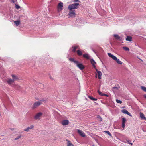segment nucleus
<instances>
[{
    "label": "nucleus",
    "instance_id": "obj_42",
    "mask_svg": "<svg viewBox=\"0 0 146 146\" xmlns=\"http://www.w3.org/2000/svg\"><path fill=\"white\" fill-rule=\"evenodd\" d=\"M44 101H45V100H44L43 99H42V100H41L40 102H42Z\"/></svg>",
    "mask_w": 146,
    "mask_h": 146
},
{
    "label": "nucleus",
    "instance_id": "obj_44",
    "mask_svg": "<svg viewBox=\"0 0 146 146\" xmlns=\"http://www.w3.org/2000/svg\"><path fill=\"white\" fill-rule=\"evenodd\" d=\"M129 144H130L131 145V146L133 145V143H129Z\"/></svg>",
    "mask_w": 146,
    "mask_h": 146
},
{
    "label": "nucleus",
    "instance_id": "obj_17",
    "mask_svg": "<svg viewBox=\"0 0 146 146\" xmlns=\"http://www.w3.org/2000/svg\"><path fill=\"white\" fill-rule=\"evenodd\" d=\"M12 76L13 78V80L14 82L17 80L18 79V78L17 76L15 75H12Z\"/></svg>",
    "mask_w": 146,
    "mask_h": 146
},
{
    "label": "nucleus",
    "instance_id": "obj_43",
    "mask_svg": "<svg viewBox=\"0 0 146 146\" xmlns=\"http://www.w3.org/2000/svg\"><path fill=\"white\" fill-rule=\"evenodd\" d=\"M144 98L146 99V95H144Z\"/></svg>",
    "mask_w": 146,
    "mask_h": 146
},
{
    "label": "nucleus",
    "instance_id": "obj_24",
    "mask_svg": "<svg viewBox=\"0 0 146 146\" xmlns=\"http://www.w3.org/2000/svg\"><path fill=\"white\" fill-rule=\"evenodd\" d=\"M88 98L90 99H91L92 100H93V101H94V100L96 101V100H97V99H96L95 98H94L92 96H88Z\"/></svg>",
    "mask_w": 146,
    "mask_h": 146
},
{
    "label": "nucleus",
    "instance_id": "obj_13",
    "mask_svg": "<svg viewBox=\"0 0 146 146\" xmlns=\"http://www.w3.org/2000/svg\"><path fill=\"white\" fill-rule=\"evenodd\" d=\"M91 63L92 64L94 68H96V66L95 65V64L96 63V62L94 60L92 59L90 60Z\"/></svg>",
    "mask_w": 146,
    "mask_h": 146
},
{
    "label": "nucleus",
    "instance_id": "obj_41",
    "mask_svg": "<svg viewBox=\"0 0 146 146\" xmlns=\"http://www.w3.org/2000/svg\"><path fill=\"white\" fill-rule=\"evenodd\" d=\"M50 79H52V80H53V78H52V77H51V76H50Z\"/></svg>",
    "mask_w": 146,
    "mask_h": 146
},
{
    "label": "nucleus",
    "instance_id": "obj_14",
    "mask_svg": "<svg viewBox=\"0 0 146 146\" xmlns=\"http://www.w3.org/2000/svg\"><path fill=\"white\" fill-rule=\"evenodd\" d=\"M121 111L124 114H127L129 116H131V115H130L131 114L128 111H127V110H121Z\"/></svg>",
    "mask_w": 146,
    "mask_h": 146
},
{
    "label": "nucleus",
    "instance_id": "obj_45",
    "mask_svg": "<svg viewBox=\"0 0 146 146\" xmlns=\"http://www.w3.org/2000/svg\"><path fill=\"white\" fill-rule=\"evenodd\" d=\"M96 72H97L98 73V72L99 71L97 69H96Z\"/></svg>",
    "mask_w": 146,
    "mask_h": 146
},
{
    "label": "nucleus",
    "instance_id": "obj_23",
    "mask_svg": "<svg viewBox=\"0 0 146 146\" xmlns=\"http://www.w3.org/2000/svg\"><path fill=\"white\" fill-rule=\"evenodd\" d=\"M77 54L79 56H81L82 55V52L80 50H78L77 51Z\"/></svg>",
    "mask_w": 146,
    "mask_h": 146
},
{
    "label": "nucleus",
    "instance_id": "obj_3",
    "mask_svg": "<svg viewBox=\"0 0 146 146\" xmlns=\"http://www.w3.org/2000/svg\"><path fill=\"white\" fill-rule=\"evenodd\" d=\"M43 114L41 112H39L37 113L35 116L34 118L35 120H40V119L41 117Z\"/></svg>",
    "mask_w": 146,
    "mask_h": 146
},
{
    "label": "nucleus",
    "instance_id": "obj_27",
    "mask_svg": "<svg viewBox=\"0 0 146 146\" xmlns=\"http://www.w3.org/2000/svg\"><path fill=\"white\" fill-rule=\"evenodd\" d=\"M123 48L126 51H128L129 50V48L126 46L123 47Z\"/></svg>",
    "mask_w": 146,
    "mask_h": 146
},
{
    "label": "nucleus",
    "instance_id": "obj_19",
    "mask_svg": "<svg viewBox=\"0 0 146 146\" xmlns=\"http://www.w3.org/2000/svg\"><path fill=\"white\" fill-rule=\"evenodd\" d=\"M78 46H76L74 47H73L72 48H73V49L72 50V52H75L76 51V49L78 48Z\"/></svg>",
    "mask_w": 146,
    "mask_h": 146
},
{
    "label": "nucleus",
    "instance_id": "obj_26",
    "mask_svg": "<svg viewBox=\"0 0 146 146\" xmlns=\"http://www.w3.org/2000/svg\"><path fill=\"white\" fill-rule=\"evenodd\" d=\"M117 62V63L120 64H122V62L121 61H120L119 59H117V60H115Z\"/></svg>",
    "mask_w": 146,
    "mask_h": 146
},
{
    "label": "nucleus",
    "instance_id": "obj_47",
    "mask_svg": "<svg viewBox=\"0 0 146 146\" xmlns=\"http://www.w3.org/2000/svg\"><path fill=\"white\" fill-rule=\"evenodd\" d=\"M141 61H142V62L143 61L142 60H141Z\"/></svg>",
    "mask_w": 146,
    "mask_h": 146
},
{
    "label": "nucleus",
    "instance_id": "obj_46",
    "mask_svg": "<svg viewBox=\"0 0 146 146\" xmlns=\"http://www.w3.org/2000/svg\"><path fill=\"white\" fill-rule=\"evenodd\" d=\"M113 88H117V87H113Z\"/></svg>",
    "mask_w": 146,
    "mask_h": 146
},
{
    "label": "nucleus",
    "instance_id": "obj_11",
    "mask_svg": "<svg viewBox=\"0 0 146 146\" xmlns=\"http://www.w3.org/2000/svg\"><path fill=\"white\" fill-rule=\"evenodd\" d=\"M34 127V126L33 125H31L30 127H28L24 129V131H28L29 129H31L33 128Z\"/></svg>",
    "mask_w": 146,
    "mask_h": 146
},
{
    "label": "nucleus",
    "instance_id": "obj_9",
    "mask_svg": "<svg viewBox=\"0 0 146 146\" xmlns=\"http://www.w3.org/2000/svg\"><path fill=\"white\" fill-rule=\"evenodd\" d=\"M108 55L110 57L112 58L115 61L117 60V58L114 55H113L111 53H108Z\"/></svg>",
    "mask_w": 146,
    "mask_h": 146
},
{
    "label": "nucleus",
    "instance_id": "obj_2",
    "mask_svg": "<svg viewBox=\"0 0 146 146\" xmlns=\"http://www.w3.org/2000/svg\"><path fill=\"white\" fill-rule=\"evenodd\" d=\"M42 104V102H41L36 101L33 104L32 107V109H34L36 108L39 107Z\"/></svg>",
    "mask_w": 146,
    "mask_h": 146
},
{
    "label": "nucleus",
    "instance_id": "obj_28",
    "mask_svg": "<svg viewBox=\"0 0 146 146\" xmlns=\"http://www.w3.org/2000/svg\"><path fill=\"white\" fill-rule=\"evenodd\" d=\"M141 88L144 92H146V87L144 86H141Z\"/></svg>",
    "mask_w": 146,
    "mask_h": 146
},
{
    "label": "nucleus",
    "instance_id": "obj_25",
    "mask_svg": "<svg viewBox=\"0 0 146 146\" xmlns=\"http://www.w3.org/2000/svg\"><path fill=\"white\" fill-rule=\"evenodd\" d=\"M14 23L17 26H18L20 24V21H14Z\"/></svg>",
    "mask_w": 146,
    "mask_h": 146
},
{
    "label": "nucleus",
    "instance_id": "obj_7",
    "mask_svg": "<svg viewBox=\"0 0 146 146\" xmlns=\"http://www.w3.org/2000/svg\"><path fill=\"white\" fill-rule=\"evenodd\" d=\"M77 132L82 137H85V133L82 130L80 129H78L77 130Z\"/></svg>",
    "mask_w": 146,
    "mask_h": 146
},
{
    "label": "nucleus",
    "instance_id": "obj_29",
    "mask_svg": "<svg viewBox=\"0 0 146 146\" xmlns=\"http://www.w3.org/2000/svg\"><path fill=\"white\" fill-rule=\"evenodd\" d=\"M107 134H108L110 136H111V133L108 131H104Z\"/></svg>",
    "mask_w": 146,
    "mask_h": 146
},
{
    "label": "nucleus",
    "instance_id": "obj_38",
    "mask_svg": "<svg viewBox=\"0 0 146 146\" xmlns=\"http://www.w3.org/2000/svg\"><path fill=\"white\" fill-rule=\"evenodd\" d=\"M127 143H128V144H129V143H130L131 142V141L130 140H127Z\"/></svg>",
    "mask_w": 146,
    "mask_h": 146
},
{
    "label": "nucleus",
    "instance_id": "obj_8",
    "mask_svg": "<svg viewBox=\"0 0 146 146\" xmlns=\"http://www.w3.org/2000/svg\"><path fill=\"white\" fill-rule=\"evenodd\" d=\"M114 38L115 39L119 41H121L122 40V38L121 37H120L117 34H114L113 35Z\"/></svg>",
    "mask_w": 146,
    "mask_h": 146
},
{
    "label": "nucleus",
    "instance_id": "obj_48",
    "mask_svg": "<svg viewBox=\"0 0 146 146\" xmlns=\"http://www.w3.org/2000/svg\"><path fill=\"white\" fill-rule=\"evenodd\" d=\"M92 146H94V145H93Z\"/></svg>",
    "mask_w": 146,
    "mask_h": 146
},
{
    "label": "nucleus",
    "instance_id": "obj_18",
    "mask_svg": "<svg viewBox=\"0 0 146 146\" xmlns=\"http://www.w3.org/2000/svg\"><path fill=\"white\" fill-rule=\"evenodd\" d=\"M83 56L84 58L87 59H88L90 58V56L88 54H85L83 55Z\"/></svg>",
    "mask_w": 146,
    "mask_h": 146
},
{
    "label": "nucleus",
    "instance_id": "obj_30",
    "mask_svg": "<svg viewBox=\"0 0 146 146\" xmlns=\"http://www.w3.org/2000/svg\"><path fill=\"white\" fill-rule=\"evenodd\" d=\"M21 135H20L18 136L17 137L15 138L14 139H15V140H17L18 139H19L21 138Z\"/></svg>",
    "mask_w": 146,
    "mask_h": 146
},
{
    "label": "nucleus",
    "instance_id": "obj_36",
    "mask_svg": "<svg viewBox=\"0 0 146 146\" xmlns=\"http://www.w3.org/2000/svg\"><path fill=\"white\" fill-rule=\"evenodd\" d=\"M98 118H99L100 119V121H101L102 120V118L100 117L99 116H98L97 117Z\"/></svg>",
    "mask_w": 146,
    "mask_h": 146
},
{
    "label": "nucleus",
    "instance_id": "obj_37",
    "mask_svg": "<svg viewBox=\"0 0 146 146\" xmlns=\"http://www.w3.org/2000/svg\"><path fill=\"white\" fill-rule=\"evenodd\" d=\"M102 96H106L107 97L108 96V95L106 94H104V93L102 94Z\"/></svg>",
    "mask_w": 146,
    "mask_h": 146
},
{
    "label": "nucleus",
    "instance_id": "obj_33",
    "mask_svg": "<svg viewBox=\"0 0 146 146\" xmlns=\"http://www.w3.org/2000/svg\"><path fill=\"white\" fill-rule=\"evenodd\" d=\"M15 5H16V9H18L20 8V6L19 5H18L17 4H16Z\"/></svg>",
    "mask_w": 146,
    "mask_h": 146
},
{
    "label": "nucleus",
    "instance_id": "obj_39",
    "mask_svg": "<svg viewBox=\"0 0 146 146\" xmlns=\"http://www.w3.org/2000/svg\"><path fill=\"white\" fill-rule=\"evenodd\" d=\"M79 2V1L78 0H74L73 1V2Z\"/></svg>",
    "mask_w": 146,
    "mask_h": 146
},
{
    "label": "nucleus",
    "instance_id": "obj_6",
    "mask_svg": "<svg viewBox=\"0 0 146 146\" xmlns=\"http://www.w3.org/2000/svg\"><path fill=\"white\" fill-rule=\"evenodd\" d=\"M76 66L78 67L80 70H83L85 68V66L83 65L82 64L79 63L78 62L77 64H76Z\"/></svg>",
    "mask_w": 146,
    "mask_h": 146
},
{
    "label": "nucleus",
    "instance_id": "obj_15",
    "mask_svg": "<svg viewBox=\"0 0 146 146\" xmlns=\"http://www.w3.org/2000/svg\"><path fill=\"white\" fill-rule=\"evenodd\" d=\"M140 116L142 119L146 120V118L145 117L144 115L141 112L140 113Z\"/></svg>",
    "mask_w": 146,
    "mask_h": 146
},
{
    "label": "nucleus",
    "instance_id": "obj_22",
    "mask_svg": "<svg viewBox=\"0 0 146 146\" xmlns=\"http://www.w3.org/2000/svg\"><path fill=\"white\" fill-rule=\"evenodd\" d=\"M68 141L67 143V146H73L74 145L72 144L70 141L68 140H67Z\"/></svg>",
    "mask_w": 146,
    "mask_h": 146
},
{
    "label": "nucleus",
    "instance_id": "obj_35",
    "mask_svg": "<svg viewBox=\"0 0 146 146\" xmlns=\"http://www.w3.org/2000/svg\"><path fill=\"white\" fill-rule=\"evenodd\" d=\"M125 123H122V127L123 128H124L125 127Z\"/></svg>",
    "mask_w": 146,
    "mask_h": 146
},
{
    "label": "nucleus",
    "instance_id": "obj_40",
    "mask_svg": "<svg viewBox=\"0 0 146 146\" xmlns=\"http://www.w3.org/2000/svg\"><path fill=\"white\" fill-rule=\"evenodd\" d=\"M12 1L13 2V3H14L17 0H12Z\"/></svg>",
    "mask_w": 146,
    "mask_h": 146
},
{
    "label": "nucleus",
    "instance_id": "obj_1",
    "mask_svg": "<svg viewBox=\"0 0 146 146\" xmlns=\"http://www.w3.org/2000/svg\"><path fill=\"white\" fill-rule=\"evenodd\" d=\"M79 5V3H73L72 4L69 5L68 6V9H69V10H75L74 9L78 8V6Z\"/></svg>",
    "mask_w": 146,
    "mask_h": 146
},
{
    "label": "nucleus",
    "instance_id": "obj_4",
    "mask_svg": "<svg viewBox=\"0 0 146 146\" xmlns=\"http://www.w3.org/2000/svg\"><path fill=\"white\" fill-rule=\"evenodd\" d=\"M69 15L71 17H75L76 13L75 10H69Z\"/></svg>",
    "mask_w": 146,
    "mask_h": 146
},
{
    "label": "nucleus",
    "instance_id": "obj_31",
    "mask_svg": "<svg viewBox=\"0 0 146 146\" xmlns=\"http://www.w3.org/2000/svg\"><path fill=\"white\" fill-rule=\"evenodd\" d=\"M122 123H125V122L126 121V120L125 118H123L122 119Z\"/></svg>",
    "mask_w": 146,
    "mask_h": 146
},
{
    "label": "nucleus",
    "instance_id": "obj_10",
    "mask_svg": "<svg viewBox=\"0 0 146 146\" xmlns=\"http://www.w3.org/2000/svg\"><path fill=\"white\" fill-rule=\"evenodd\" d=\"M98 75V78L99 79H101V76L102 75V73L100 71H98L97 74H96V77L97 78V75Z\"/></svg>",
    "mask_w": 146,
    "mask_h": 146
},
{
    "label": "nucleus",
    "instance_id": "obj_34",
    "mask_svg": "<svg viewBox=\"0 0 146 146\" xmlns=\"http://www.w3.org/2000/svg\"><path fill=\"white\" fill-rule=\"evenodd\" d=\"M98 93L101 96H102V94L103 93H102V92H101L100 91H99V90H98Z\"/></svg>",
    "mask_w": 146,
    "mask_h": 146
},
{
    "label": "nucleus",
    "instance_id": "obj_12",
    "mask_svg": "<svg viewBox=\"0 0 146 146\" xmlns=\"http://www.w3.org/2000/svg\"><path fill=\"white\" fill-rule=\"evenodd\" d=\"M69 121L67 120H64L62 122V124L63 125H66L68 124Z\"/></svg>",
    "mask_w": 146,
    "mask_h": 146
},
{
    "label": "nucleus",
    "instance_id": "obj_16",
    "mask_svg": "<svg viewBox=\"0 0 146 146\" xmlns=\"http://www.w3.org/2000/svg\"><path fill=\"white\" fill-rule=\"evenodd\" d=\"M7 82L8 84H10L11 83L14 82V81H13V79H8Z\"/></svg>",
    "mask_w": 146,
    "mask_h": 146
},
{
    "label": "nucleus",
    "instance_id": "obj_21",
    "mask_svg": "<svg viewBox=\"0 0 146 146\" xmlns=\"http://www.w3.org/2000/svg\"><path fill=\"white\" fill-rule=\"evenodd\" d=\"M69 60L71 62H73L76 64H77V63H78V61L74 60L73 58H70L69 59Z\"/></svg>",
    "mask_w": 146,
    "mask_h": 146
},
{
    "label": "nucleus",
    "instance_id": "obj_32",
    "mask_svg": "<svg viewBox=\"0 0 146 146\" xmlns=\"http://www.w3.org/2000/svg\"><path fill=\"white\" fill-rule=\"evenodd\" d=\"M116 101L118 103L121 104L122 103V102L120 100L118 99H116Z\"/></svg>",
    "mask_w": 146,
    "mask_h": 146
},
{
    "label": "nucleus",
    "instance_id": "obj_5",
    "mask_svg": "<svg viewBox=\"0 0 146 146\" xmlns=\"http://www.w3.org/2000/svg\"><path fill=\"white\" fill-rule=\"evenodd\" d=\"M63 3L61 2H60L58 4L57 6L58 11L59 12L63 9Z\"/></svg>",
    "mask_w": 146,
    "mask_h": 146
},
{
    "label": "nucleus",
    "instance_id": "obj_20",
    "mask_svg": "<svg viewBox=\"0 0 146 146\" xmlns=\"http://www.w3.org/2000/svg\"><path fill=\"white\" fill-rule=\"evenodd\" d=\"M126 40L127 41H131L132 40V38L130 36H127L126 38Z\"/></svg>",
    "mask_w": 146,
    "mask_h": 146
}]
</instances>
